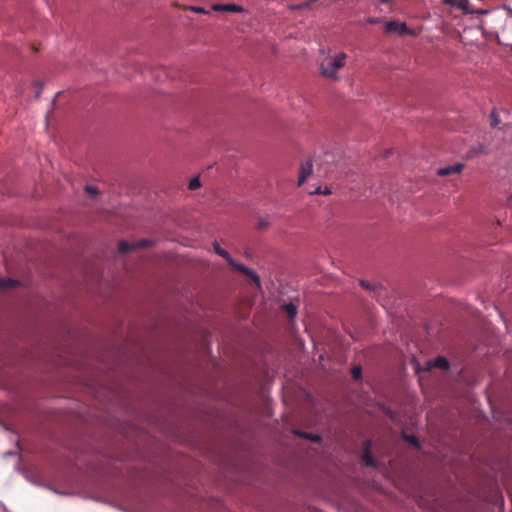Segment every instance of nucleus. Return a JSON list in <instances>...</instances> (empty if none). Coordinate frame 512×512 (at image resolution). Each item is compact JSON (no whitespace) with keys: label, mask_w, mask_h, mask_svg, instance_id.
Segmentation results:
<instances>
[{"label":"nucleus","mask_w":512,"mask_h":512,"mask_svg":"<svg viewBox=\"0 0 512 512\" xmlns=\"http://www.w3.org/2000/svg\"><path fill=\"white\" fill-rule=\"evenodd\" d=\"M316 1L317 0H310V1L299 3V4H293L290 6V9L291 10L305 9V8H308L311 3L316 2Z\"/></svg>","instance_id":"2eb2a0df"},{"label":"nucleus","mask_w":512,"mask_h":512,"mask_svg":"<svg viewBox=\"0 0 512 512\" xmlns=\"http://www.w3.org/2000/svg\"><path fill=\"white\" fill-rule=\"evenodd\" d=\"M385 28L386 32H396L399 35L409 34V28L405 22L391 20L386 23Z\"/></svg>","instance_id":"20e7f679"},{"label":"nucleus","mask_w":512,"mask_h":512,"mask_svg":"<svg viewBox=\"0 0 512 512\" xmlns=\"http://www.w3.org/2000/svg\"><path fill=\"white\" fill-rule=\"evenodd\" d=\"M85 191L93 195H97L99 193L98 188L92 185H86Z\"/></svg>","instance_id":"5701e85b"},{"label":"nucleus","mask_w":512,"mask_h":512,"mask_svg":"<svg viewBox=\"0 0 512 512\" xmlns=\"http://www.w3.org/2000/svg\"><path fill=\"white\" fill-rule=\"evenodd\" d=\"M370 443H371L370 440L365 441L366 451H365V453H364V455L362 457V461H363V463L366 466L375 467L376 466V461H375L372 453L369 450Z\"/></svg>","instance_id":"1a4fd4ad"},{"label":"nucleus","mask_w":512,"mask_h":512,"mask_svg":"<svg viewBox=\"0 0 512 512\" xmlns=\"http://www.w3.org/2000/svg\"><path fill=\"white\" fill-rule=\"evenodd\" d=\"M214 10L241 13L244 11V8L237 4H217L214 6Z\"/></svg>","instance_id":"0eeeda50"},{"label":"nucleus","mask_w":512,"mask_h":512,"mask_svg":"<svg viewBox=\"0 0 512 512\" xmlns=\"http://www.w3.org/2000/svg\"><path fill=\"white\" fill-rule=\"evenodd\" d=\"M53 492L56 493V494H59V495H70V493L61 492V491H58V490H55V489H53Z\"/></svg>","instance_id":"bb28decb"},{"label":"nucleus","mask_w":512,"mask_h":512,"mask_svg":"<svg viewBox=\"0 0 512 512\" xmlns=\"http://www.w3.org/2000/svg\"><path fill=\"white\" fill-rule=\"evenodd\" d=\"M294 434H296L297 436L306 438V439L310 440L311 442H321V440H322V437L320 435L314 434V433H307V432H302L300 430H294Z\"/></svg>","instance_id":"9d476101"},{"label":"nucleus","mask_w":512,"mask_h":512,"mask_svg":"<svg viewBox=\"0 0 512 512\" xmlns=\"http://www.w3.org/2000/svg\"><path fill=\"white\" fill-rule=\"evenodd\" d=\"M153 243H154V241L151 239H141L139 241L134 242V246H135V248H141V247L150 246Z\"/></svg>","instance_id":"a211bd4d"},{"label":"nucleus","mask_w":512,"mask_h":512,"mask_svg":"<svg viewBox=\"0 0 512 512\" xmlns=\"http://www.w3.org/2000/svg\"><path fill=\"white\" fill-rule=\"evenodd\" d=\"M429 364L444 371L450 369V363L448 359L444 356H437L432 361H430Z\"/></svg>","instance_id":"6e6552de"},{"label":"nucleus","mask_w":512,"mask_h":512,"mask_svg":"<svg viewBox=\"0 0 512 512\" xmlns=\"http://www.w3.org/2000/svg\"><path fill=\"white\" fill-rule=\"evenodd\" d=\"M359 284L367 289V290H370V291H373L375 289L374 286H372L369 282L365 281V280H359Z\"/></svg>","instance_id":"b1692460"},{"label":"nucleus","mask_w":512,"mask_h":512,"mask_svg":"<svg viewBox=\"0 0 512 512\" xmlns=\"http://www.w3.org/2000/svg\"><path fill=\"white\" fill-rule=\"evenodd\" d=\"M200 187H201V181H200V178L198 176L193 177L189 181V189L196 190V189H198Z\"/></svg>","instance_id":"dca6fc26"},{"label":"nucleus","mask_w":512,"mask_h":512,"mask_svg":"<svg viewBox=\"0 0 512 512\" xmlns=\"http://www.w3.org/2000/svg\"><path fill=\"white\" fill-rule=\"evenodd\" d=\"M212 246H213L214 252L217 255H219L220 257L224 258L230 266H232L236 270L243 273L245 276H247L249 279H251L257 285H260V276L257 274L256 271L249 268L245 264L240 263V262L236 261L235 259H233L231 257V255L229 254V252L220 246L218 241H214L212 243Z\"/></svg>","instance_id":"f03ea898"},{"label":"nucleus","mask_w":512,"mask_h":512,"mask_svg":"<svg viewBox=\"0 0 512 512\" xmlns=\"http://www.w3.org/2000/svg\"><path fill=\"white\" fill-rule=\"evenodd\" d=\"M464 167V163H455L453 165H449V166H446V167H442V168H439L437 170V174L439 176H447L449 174H452V173H457V174H460L462 169Z\"/></svg>","instance_id":"423d86ee"},{"label":"nucleus","mask_w":512,"mask_h":512,"mask_svg":"<svg viewBox=\"0 0 512 512\" xmlns=\"http://www.w3.org/2000/svg\"><path fill=\"white\" fill-rule=\"evenodd\" d=\"M367 23L376 24V23H378V19L377 18H369V19H367Z\"/></svg>","instance_id":"a878e982"},{"label":"nucleus","mask_w":512,"mask_h":512,"mask_svg":"<svg viewBox=\"0 0 512 512\" xmlns=\"http://www.w3.org/2000/svg\"><path fill=\"white\" fill-rule=\"evenodd\" d=\"M490 125L492 127H497L500 124L499 116L495 109H493L490 113Z\"/></svg>","instance_id":"ddd939ff"},{"label":"nucleus","mask_w":512,"mask_h":512,"mask_svg":"<svg viewBox=\"0 0 512 512\" xmlns=\"http://www.w3.org/2000/svg\"><path fill=\"white\" fill-rule=\"evenodd\" d=\"M193 10L197 13H206L203 7H194Z\"/></svg>","instance_id":"393cba45"},{"label":"nucleus","mask_w":512,"mask_h":512,"mask_svg":"<svg viewBox=\"0 0 512 512\" xmlns=\"http://www.w3.org/2000/svg\"><path fill=\"white\" fill-rule=\"evenodd\" d=\"M13 453L7 452L6 455L11 456Z\"/></svg>","instance_id":"c756f323"},{"label":"nucleus","mask_w":512,"mask_h":512,"mask_svg":"<svg viewBox=\"0 0 512 512\" xmlns=\"http://www.w3.org/2000/svg\"><path fill=\"white\" fill-rule=\"evenodd\" d=\"M36 86H37V90L35 93V99H38L43 92L44 84L42 82H36Z\"/></svg>","instance_id":"412c9836"},{"label":"nucleus","mask_w":512,"mask_h":512,"mask_svg":"<svg viewBox=\"0 0 512 512\" xmlns=\"http://www.w3.org/2000/svg\"><path fill=\"white\" fill-rule=\"evenodd\" d=\"M313 171V163L312 159H307L304 163L301 164L299 178H298V186H301L307 179V177Z\"/></svg>","instance_id":"39448f33"},{"label":"nucleus","mask_w":512,"mask_h":512,"mask_svg":"<svg viewBox=\"0 0 512 512\" xmlns=\"http://www.w3.org/2000/svg\"><path fill=\"white\" fill-rule=\"evenodd\" d=\"M269 225H270L269 221L265 218H260L258 221V224H257L259 229L267 228V227H269Z\"/></svg>","instance_id":"4be33fe9"},{"label":"nucleus","mask_w":512,"mask_h":512,"mask_svg":"<svg viewBox=\"0 0 512 512\" xmlns=\"http://www.w3.org/2000/svg\"><path fill=\"white\" fill-rule=\"evenodd\" d=\"M284 308L291 319L295 318V316L297 315V306L295 304H293L292 302L287 303L284 305Z\"/></svg>","instance_id":"f8f14e48"},{"label":"nucleus","mask_w":512,"mask_h":512,"mask_svg":"<svg viewBox=\"0 0 512 512\" xmlns=\"http://www.w3.org/2000/svg\"><path fill=\"white\" fill-rule=\"evenodd\" d=\"M404 439H405V441H407L408 443L412 444L415 447H419L420 446L419 439L414 434L404 435Z\"/></svg>","instance_id":"4468645a"},{"label":"nucleus","mask_w":512,"mask_h":512,"mask_svg":"<svg viewBox=\"0 0 512 512\" xmlns=\"http://www.w3.org/2000/svg\"><path fill=\"white\" fill-rule=\"evenodd\" d=\"M17 282L11 278H0V288H5L15 285Z\"/></svg>","instance_id":"6ab92c4d"},{"label":"nucleus","mask_w":512,"mask_h":512,"mask_svg":"<svg viewBox=\"0 0 512 512\" xmlns=\"http://www.w3.org/2000/svg\"><path fill=\"white\" fill-rule=\"evenodd\" d=\"M61 94V91H58L55 95V97L53 98L52 102H54L56 100V98L58 97V95Z\"/></svg>","instance_id":"cd10ccee"},{"label":"nucleus","mask_w":512,"mask_h":512,"mask_svg":"<svg viewBox=\"0 0 512 512\" xmlns=\"http://www.w3.org/2000/svg\"><path fill=\"white\" fill-rule=\"evenodd\" d=\"M331 191L330 189L328 188H325L324 190L321 188V186L317 187L315 190H311L309 191V194L310 195H314V194H330Z\"/></svg>","instance_id":"aec40b11"},{"label":"nucleus","mask_w":512,"mask_h":512,"mask_svg":"<svg viewBox=\"0 0 512 512\" xmlns=\"http://www.w3.org/2000/svg\"><path fill=\"white\" fill-rule=\"evenodd\" d=\"M118 249H119V252L121 253H126L132 249H135V246H134V242L133 243H129L127 241H120L119 244H118Z\"/></svg>","instance_id":"9b49d317"},{"label":"nucleus","mask_w":512,"mask_h":512,"mask_svg":"<svg viewBox=\"0 0 512 512\" xmlns=\"http://www.w3.org/2000/svg\"><path fill=\"white\" fill-rule=\"evenodd\" d=\"M348 55L344 52H339L330 57L327 61L319 63L320 74L333 81H338V71L345 66Z\"/></svg>","instance_id":"f257e3e1"},{"label":"nucleus","mask_w":512,"mask_h":512,"mask_svg":"<svg viewBox=\"0 0 512 512\" xmlns=\"http://www.w3.org/2000/svg\"><path fill=\"white\" fill-rule=\"evenodd\" d=\"M362 367L360 365H357V366H354L352 369H351V374H352V377L356 380L358 379H361L362 377Z\"/></svg>","instance_id":"f3484780"},{"label":"nucleus","mask_w":512,"mask_h":512,"mask_svg":"<svg viewBox=\"0 0 512 512\" xmlns=\"http://www.w3.org/2000/svg\"><path fill=\"white\" fill-rule=\"evenodd\" d=\"M479 13H481V14H486V13H487V10L480 11Z\"/></svg>","instance_id":"c85d7f7f"},{"label":"nucleus","mask_w":512,"mask_h":512,"mask_svg":"<svg viewBox=\"0 0 512 512\" xmlns=\"http://www.w3.org/2000/svg\"><path fill=\"white\" fill-rule=\"evenodd\" d=\"M442 4L461 11L464 15L473 13L469 8V0H442Z\"/></svg>","instance_id":"7ed1b4c3"}]
</instances>
